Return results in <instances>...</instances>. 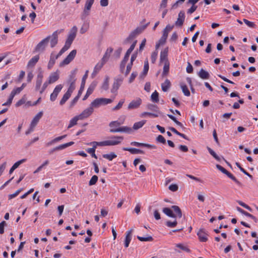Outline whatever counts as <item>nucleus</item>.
<instances>
[{
	"mask_svg": "<svg viewBox=\"0 0 258 258\" xmlns=\"http://www.w3.org/2000/svg\"><path fill=\"white\" fill-rule=\"evenodd\" d=\"M77 30V27L76 26H73L71 29L68 35V38L66 41L65 44L60 50V53H64L70 47L72 43H73L76 36Z\"/></svg>",
	"mask_w": 258,
	"mask_h": 258,
	"instance_id": "f257e3e1",
	"label": "nucleus"
},
{
	"mask_svg": "<svg viewBox=\"0 0 258 258\" xmlns=\"http://www.w3.org/2000/svg\"><path fill=\"white\" fill-rule=\"evenodd\" d=\"M171 209H172L169 208H164L163 209V212L168 217L172 218L176 217L175 214H174L173 212L176 214L178 218H181L182 217V212L178 206H172L171 207Z\"/></svg>",
	"mask_w": 258,
	"mask_h": 258,
	"instance_id": "f03ea898",
	"label": "nucleus"
},
{
	"mask_svg": "<svg viewBox=\"0 0 258 258\" xmlns=\"http://www.w3.org/2000/svg\"><path fill=\"white\" fill-rule=\"evenodd\" d=\"M50 38V36H49L42 40L35 47L34 51L40 52L44 51Z\"/></svg>",
	"mask_w": 258,
	"mask_h": 258,
	"instance_id": "7ed1b4c3",
	"label": "nucleus"
},
{
	"mask_svg": "<svg viewBox=\"0 0 258 258\" xmlns=\"http://www.w3.org/2000/svg\"><path fill=\"white\" fill-rule=\"evenodd\" d=\"M95 0H86L84 9L82 16V19L85 18L90 14L89 11L91 10L92 6L94 4Z\"/></svg>",
	"mask_w": 258,
	"mask_h": 258,
	"instance_id": "20e7f679",
	"label": "nucleus"
},
{
	"mask_svg": "<svg viewBox=\"0 0 258 258\" xmlns=\"http://www.w3.org/2000/svg\"><path fill=\"white\" fill-rule=\"evenodd\" d=\"M77 54L76 50H72L69 55L60 63V66H63L69 64L75 58Z\"/></svg>",
	"mask_w": 258,
	"mask_h": 258,
	"instance_id": "39448f33",
	"label": "nucleus"
},
{
	"mask_svg": "<svg viewBox=\"0 0 258 258\" xmlns=\"http://www.w3.org/2000/svg\"><path fill=\"white\" fill-rule=\"evenodd\" d=\"M132 51H133L132 50L128 48L127 51L126 52L123 59L121 61L119 66V70L121 73H124L125 64L127 61L128 60L130 54Z\"/></svg>",
	"mask_w": 258,
	"mask_h": 258,
	"instance_id": "423d86ee",
	"label": "nucleus"
},
{
	"mask_svg": "<svg viewBox=\"0 0 258 258\" xmlns=\"http://www.w3.org/2000/svg\"><path fill=\"white\" fill-rule=\"evenodd\" d=\"M110 140H107L109 144V146H115L121 143L123 140V137L122 136H112L109 138Z\"/></svg>",
	"mask_w": 258,
	"mask_h": 258,
	"instance_id": "0eeeda50",
	"label": "nucleus"
},
{
	"mask_svg": "<svg viewBox=\"0 0 258 258\" xmlns=\"http://www.w3.org/2000/svg\"><path fill=\"white\" fill-rule=\"evenodd\" d=\"M94 111V109L92 108L90 106L84 109L81 113L78 115L80 117V120H83L85 118L89 117L91 114L93 113Z\"/></svg>",
	"mask_w": 258,
	"mask_h": 258,
	"instance_id": "6e6552de",
	"label": "nucleus"
},
{
	"mask_svg": "<svg viewBox=\"0 0 258 258\" xmlns=\"http://www.w3.org/2000/svg\"><path fill=\"white\" fill-rule=\"evenodd\" d=\"M63 53H60V50L58 52V53L55 55L53 54V52H52L50 54V59L47 64V68L48 70H50L52 68L54 64L55 63V60L61 56Z\"/></svg>",
	"mask_w": 258,
	"mask_h": 258,
	"instance_id": "1a4fd4ad",
	"label": "nucleus"
},
{
	"mask_svg": "<svg viewBox=\"0 0 258 258\" xmlns=\"http://www.w3.org/2000/svg\"><path fill=\"white\" fill-rule=\"evenodd\" d=\"M122 81L123 79L122 78H117L114 80V81L112 86V88L111 89V92L112 93L114 94L115 95H117V90L120 87Z\"/></svg>",
	"mask_w": 258,
	"mask_h": 258,
	"instance_id": "9d476101",
	"label": "nucleus"
},
{
	"mask_svg": "<svg viewBox=\"0 0 258 258\" xmlns=\"http://www.w3.org/2000/svg\"><path fill=\"white\" fill-rule=\"evenodd\" d=\"M142 103V100L141 98H138L136 100H132L128 104L127 109L128 110H132L139 108Z\"/></svg>",
	"mask_w": 258,
	"mask_h": 258,
	"instance_id": "9b49d317",
	"label": "nucleus"
},
{
	"mask_svg": "<svg viewBox=\"0 0 258 258\" xmlns=\"http://www.w3.org/2000/svg\"><path fill=\"white\" fill-rule=\"evenodd\" d=\"M137 57V55L134 54L132 55L130 62L127 64L126 70L124 71V73L123 74H124V76L126 77L131 72V70L132 68L133 62L135 61Z\"/></svg>",
	"mask_w": 258,
	"mask_h": 258,
	"instance_id": "f8f14e48",
	"label": "nucleus"
},
{
	"mask_svg": "<svg viewBox=\"0 0 258 258\" xmlns=\"http://www.w3.org/2000/svg\"><path fill=\"white\" fill-rule=\"evenodd\" d=\"M199 240L201 242H206L208 240V234L204 229H201L197 233Z\"/></svg>",
	"mask_w": 258,
	"mask_h": 258,
	"instance_id": "ddd939ff",
	"label": "nucleus"
},
{
	"mask_svg": "<svg viewBox=\"0 0 258 258\" xmlns=\"http://www.w3.org/2000/svg\"><path fill=\"white\" fill-rule=\"evenodd\" d=\"M59 78V72L57 70L55 72L51 73L48 77V81L51 84L56 82Z\"/></svg>",
	"mask_w": 258,
	"mask_h": 258,
	"instance_id": "4468645a",
	"label": "nucleus"
},
{
	"mask_svg": "<svg viewBox=\"0 0 258 258\" xmlns=\"http://www.w3.org/2000/svg\"><path fill=\"white\" fill-rule=\"evenodd\" d=\"M132 132V128L128 126H122L117 128H111L110 130V133L125 132L130 134Z\"/></svg>",
	"mask_w": 258,
	"mask_h": 258,
	"instance_id": "2eb2a0df",
	"label": "nucleus"
},
{
	"mask_svg": "<svg viewBox=\"0 0 258 258\" xmlns=\"http://www.w3.org/2000/svg\"><path fill=\"white\" fill-rule=\"evenodd\" d=\"M148 23L141 27L137 28L129 36V38H132L136 35L141 33L147 27Z\"/></svg>",
	"mask_w": 258,
	"mask_h": 258,
	"instance_id": "dca6fc26",
	"label": "nucleus"
},
{
	"mask_svg": "<svg viewBox=\"0 0 258 258\" xmlns=\"http://www.w3.org/2000/svg\"><path fill=\"white\" fill-rule=\"evenodd\" d=\"M39 59V55H36L32 57L28 61L27 68L28 69L33 68L36 65Z\"/></svg>",
	"mask_w": 258,
	"mask_h": 258,
	"instance_id": "f3484780",
	"label": "nucleus"
},
{
	"mask_svg": "<svg viewBox=\"0 0 258 258\" xmlns=\"http://www.w3.org/2000/svg\"><path fill=\"white\" fill-rule=\"evenodd\" d=\"M42 115H43V112L42 111L39 112L34 116V117L32 119L30 125L32 127L34 128L36 126V125L37 124V123H38L39 120L42 117Z\"/></svg>",
	"mask_w": 258,
	"mask_h": 258,
	"instance_id": "a211bd4d",
	"label": "nucleus"
},
{
	"mask_svg": "<svg viewBox=\"0 0 258 258\" xmlns=\"http://www.w3.org/2000/svg\"><path fill=\"white\" fill-rule=\"evenodd\" d=\"M105 63V62L102 61V60H100L96 64L94 68L93 72L92 73V78L94 77L97 75V74L100 71Z\"/></svg>",
	"mask_w": 258,
	"mask_h": 258,
	"instance_id": "6ab92c4d",
	"label": "nucleus"
},
{
	"mask_svg": "<svg viewBox=\"0 0 258 258\" xmlns=\"http://www.w3.org/2000/svg\"><path fill=\"white\" fill-rule=\"evenodd\" d=\"M184 12L183 11H180L178 14L177 21L175 22V25L178 26H182L184 22Z\"/></svg>",
	"mask_w": 258,
	"mask_h": 258,
	"instance_id": "aec40b11",
	"label": "nucleus"
},
{
	"mask_svg": "<svg viewBox=\"0 0 258 258\" xmlns=\"http://www.w3.org/2000/svg\"><path fill=\"white\" fill-rule=\"evenodd\" d=\"M133 229H131L125 232V238L124 240V246L127 248L128 247L132 239V233Z\"/></svg>",
	"mask_w": 258,
	"mask_h": 258,
	"instance_id": "412c9836",
	"label": "nucleus"
},
{
	"mask_svg": "<svg viewBox=\"0 0 258 258\" xmlns=\"http://www.w3.org/2000/svg\"><path fill=\"white\" fill-rule=\"evenodd\" d=\"M74 144V142H69L67 143H65V144L60 145L57 146L55 148H53L50 153H51L53 152H54L55 151H57V150H63L70 146L73 145Z\"/></svg>",
	"mask_w": 258,
	"mask_h": 258,
	"instance_id": "4be33fe9",
	"label": "nucleus"
},
{
	"mask_svg": "<svg viewBox=\"0 0 258 258\" xmlns=\"http://www.w3.org/2000/svg\"><path fill=\"white\" fill-rule=\"evenodd\" d=\"M113 49L111 47L108 48L107 50H106V52L105 54H104L103 57L101 58V60L102 61H103L104 62L106 63L108 60L109 59V58L110 57V55L111 53L112 52Z\"/></svg>",
	"mask_w": 258,
	"mask_h": 258,
	"instance_id": "5701e85b",
	"label": "nucleus"
},
{
	"mask_svg": "<svg viewBox=\"0 0 258 258\" xmlns=\"http://www.w3.org/2000/svg\"><path fill=\"white\" fill-rule=\"evenodd\" d=\"M58 41V36H57V31H56L54 32L51 36V39L50 40V46L52 48L54 47Z\"/></svg>",
	"mask_w": 258,
	"mask_h": 258,
	"instance_id": "b1692460",
	"label": "nucleus"
},
{
	"mask_svg": "<svg viewBox=\"0 0 258 258\" xmlns=\"http://www.w3.org/2000/svg\"><path fill=\"white\" fill-rule=\"evenodd\" d=\"M198 76L202 79H208L210 78L209 73L203 69L198 73Z\"/></svg>",
	"mask_w": 258,
	"mask_h": 258,
	"instance_id": "393cba45",
	"label": "nucleus"
},
{
	"mask_svg": "<svg viewBox=\"0 0 258 258\" xmlns=\"http://www.w3.org/2000/svg\"><path fill=\"white\" fill-rule=\"evenodd\" d=\"M122 150L124 151H127L131 152L133 154H143L144 152L136 148H123Z\"/></svg>",
	"mask_w": 258,
	"mask_h": 258,
	"instance_id": "a878e982",
	"label": "nucleus"
},
{
	"mask_svg": "<svg viewBox=\"0 0 258 258\" xmlns=\"http://www.w3.org/2000/svg\"><path fill=\"white\" fill-rule=\"evenodd\" d=\"M79 120H80V119L78 115H76L73 118H72L70 121V123L68 125V128H70L74 126V125H76Z\"/></svg>",
	"mask_w": 258,
	"mask_h": 258,
	"instance_id": "bb28decb",
	"label": "nucleus"
},
{
	"mask_svg": "<svg viewBox=\"0 0 258 258\" xmlns=\"http://www.w3.org/2000/svg\"><path fill=\"white\" fill-rule=\"evenodd\" d=\"M147 107L149 110L154 111V113H157L158 115L161 114V112L156 105L149 104L147 105Z\"/></svg>",
	"mask_w": 258,
	"mask_h": 258,
	"instance_id": "cd10ccee",
	"label": "nucleus"
},
{
	"mask_svg": "<svg viewBox=\"0 0 258 258\" xmlns=\"http://www.w3.org/2000/svg\"><path fill=\"white\" fill-rule=\"evenodd\" d=\"M146 120H142L141 121L135 122L133 126V128L134 130H137L141 128L146 123Z\"/></svg>",
	"mask_w": 258,
	"mask_h": 258,
	"instance_id": "c85d7f7f",
	"label": "nucleus"
},
{
	"mask_svg": "<svg viewBox=\"0 0 258 258\" xmlns=\"http://www.w3.org/2000/svg\"><path fill=\"white\" fill-rule=\"evenodd\" d=\"M171 86L170 82L166 79L165 82L161 84V88L163 91L166 92L169 89Z\"/></svg>",
	"mask_w": 258,
	"mask_h": 258,
	"instance_id": "c756f323",
	"label": "nucleus"
},
{
	"mask_svg": "<svg viewBox=\"0 0 258 258\" xmlns=\"http://www.w3.org/2000/svg\"><path fill=\"white\" fill-rule=\"evenodd\" d=\"M167 53H168V48H166L164 50V51H161L160 53V61L165 62L166 61H168L167 59Z\"/></svg>",
	"mask_w": 258,
	"mask_h": 258,
	"instance_id": "7c9ffc66",
	"label": "nucleus"
},
{
	"mask_svg": "<svg viewBox=\"0 0 258 258\" xmlns=\"http://www.w3.org/2000/svg\"><path fill=\"white\" fill-rule=\"evenodd\" d=\"M180 87L182 89V92L184 95L186 96H189L190 95V92L186 86V85L183 83L180 84Z\"/></svg>",
	"mask_w": 258,
	"mask_h": 258,
	"instance_id": "2f4dec72",
	"label": "nucleus"
},
{
	"mask_svg": "<svg viewBox=\"0 0 258 258\" xmlns=\"http://www.w3.org/2000/svg\"><path fill=\"white\" fill-rule=\"evenodd\" d=\"M102 157L109 161H112L117 157V155L114 152H111L109 154H103Z\"/></svg>",
	"mask_w": 258,
	"mask_h": 258,
	"instance_id": "473e14b6",
	"label": "nucleus"
},
{
	"mask_svg": "<svg viewBox=\"0 0 258 258\" xmlns=\"http://www.w3.org/2000/svg\"><path fill=\"white\" fill-rule=\"evenodd\" d=\"M71 96V94L69 93L68 92H66V93L63 95L62 98L60 101L59 104L61 105H63L70 98V97Z\"/></svg>",
	"mask_w": 258,
	"mask_h": 258,
	"instance_id": "72a5a7b5",
	"label": "nucleus"
},
{
	"mask_svg": "<svg viewBox=\"0 0 258 258\" xmlns=\"http://www.w3.org/2000/svg\"><path fill=\"white\" fill-rule=\"evenodd\" d=\"M100 100L101 104L102 105H107L108 104L111 103L113 99H109V98H98Z\"/></svg>",
	"mask_w": 258,
	"mask_h": 258,
	"instance_id": "f704fd0d",
	"label": "nucleus"
},
{
	"mask_svg": "<svg viewBox=\"0 0 258 258\" xmlns=\"http://www.w3.org/2000/svg\"><path fill=\"white\" fill-rule=\"evenodd\" d=\"M101 105H102L101 104V102L98 98H96L95 100H94L90 105V106L92 107L93 109H94V108H98Z\"/></svg>",
	"mask_w": 258,
	"mask_h": 258,
	"instance_id": "c9c22d12",
	"label": "nucleus"
},
{
	"mask_svg": "<svg viewBox=\"0 0 258 258\" xmlns=\"http://www.w3.org/2000/svg\"><path fill=\"white\" fill-rule=\"evenodd\" d=\"M131 145L137 147H146L148 148H151L152 147V146L149 144H144V143H141L137 142H132L131 143Z\"/></svg>",
	"mask_w": 258,
	"mask_h": 258,
	"instance_id": "e433bc0d",
	"label": "nucleus"
},
{
	"mask_svg": "<svg viewBox=\"0 0 258 258\" xmlns=\"http://www.w3.org/2000/svg\"><path fill=\"white\" fill-rule=\"evenodd\" d=\"M151 100L152 102L155 103H158L159 102V94L156 91H155L151 95Z\"/></svg>",
	"mask_w": 258,
	"mask_h": 258,
	"instance_id": "4c0bfd02",
	"label": "nucleus"
},
{
	"mask_svg": "<svg viewBox=\"0 0 258 258\" xmlns=\"http://www.w3.org/2000/svg\"><path fill=\"white\" fill-rule=\"evenodd\" d=\"M109 77H108V76L106 77L104 80V82L102 85V87H101V88L103 90H108V89L109 88Z\"/></svg>",
	"mask_w": 258,
	"mask_h": 258,
	"instance_id": "58836bf2",
	"label": "nucleus"
},
{
	"mask_svg": "<svg viewBox=\"0 0 258 258\" xmlns=\"http://www.w3.org/2000/svg\"><path fill=\"white\" fill-rule=\"evenodd\" d=\"M149 63L148 60H146L144 62V70L143 72L141 75V77H144L146 76L147 74V73L149 71Z\"/></svg>",
	"mask_w": 258,
	"mask_h": 258,
	"instance_id": "ea45409f",
	"label": "nucleus"
},
{
	"mask_svg": "<svg viewBox=\"0 0 258 258\" xmlns=\"http://www.w3.org/2000/svg\"><path fill=\"white\" fill-rule=\"evenodd\" d=\"M169 71V62L168 61H166L164 62V67H163V73H162L163 76L166 75L168 73Z\"/></svg>",
	"mask_w": 258,
	"mask_h": 258,
	"instance_id": "a19ab883",
	"label": "nucleus"
},
{
	"mask_svg": "<svg viewBox=\"0 0 258 258\" xmlns=\"http://www.w3.org/2000/svg\"><path fill=\"white\" fill-rule=\"evenodd\" d=\"M168 35V32H167L166 31H164L163 30V35L159 40V42L160 44H163L165 43V42H166V40L167 38Z\"/></svg>",
	"mask_w": 258,
	"mask_h": 258,
	"instance_id": "79ce46f5",
	"label": "nucleus"
},
{
	"mask_svg": "<svg viewBox=\"0 0 258 258\" xmlns=\"http://www.w3.org/2000/svg\"><path fill=\"white\" fill-rule=\"evenodd\" d=\"M176 246L177 247L179 248L182 250L184 251H185L186 252H190V250L189 249V248L187 246L184 245L183 244L178 243V244H177L176 245Z\"/></svg>",
	"mask_w": 258,
	"mask_h": 258,
	"instance_id": "37998d69",
	"label": "nucleus"
},
{
	"mask_svg": "<svg viewBox=\"0 0 258 258\" xmlns=\"http://www.w3.org/2000/svg\"><path fill=\"white\" fill-rule=\"evenodd\" d=\"M124 101V99H120L118 104L112 108V110L115 111L120 109L122 107Z\"/></svg>",
	"mask_w": 258,
	"mask_h": 258,
	"instance_id": "c03bdc74",
	"label": "nucleus"
},
{
	"mask_svg": "<svg viewBox=\"0 0 258 258\" xmlns=\"http://www.w3.org/2000/svg\"><path fill=\"white\" fill-rule=\"evenodd\" d=\"M226 175L230 179H231L233 181H234L237 184L240 185V182L229 171H227V172L226 173Z\"/></svg>",
	"mask_w": 258,
	"mask_h": 258,
	"instance_id": "a18cd8bd",
	"label": "nucleus"
},
{
	"mask_svg": "<svg viewBox=\"0 0 258 258\" xmlns=\"http://www.w3.org/2000/svg\"><path fill=\"white\" fill-rule=\"evenodd\" d=\"M226 175L230 179H231L233 181H234L237 184L240 185V182L229 171H227V172L226 173Z\"/></svg>",
	"mask_w": 258,
	"mask_h": 258,
	"instance_id": "49530a36",
	"label": "nucleus"
},
{
	"mask_svg": "<svg viewBox=\"0 0 258 258\" xmlns=\"http://www.w3.org/2000/svg\"><path fill=\"white\" fill-rule=\"evenodd\" d=\"M137 238L141 241H152L153 240V237L151 236L146 237L138 236Z\"/></svg>",
	"mask_w": 258,
	"mask_h": 258,
	"instance_id": "de8ad7c7",
	"label": "nucleus"
},
{
	"mask_svg": "<svg viewBox=\"0 0 258 258\" xmlns=\"http://www.w3.org/2000/svg\"><path fill=\"white\" fill-rule=\"evenodd\" d=\"M50 84V83L48 81V80L46 81L43 84L42 87H40V90H38L39 91L40 94H42L45 89L47 88L48 85Z\"/></svg>",
	"mask_w": 258,
	"mask_h": 258,
	"instance_id": "09e8293b",
	"label": "nucleus"
},
{
	"mask_svg": "<svg viewBox=\"0 0 258 258\" xmlns=\"http://www.w3.org/2000/svg\"><path fill=\"white\" fill-rule=\"evenodd\" d=\"M177 125L181 127H183V124L182 123H181L180 122H179V121H178L176 118L173 116L172 115H170V114H168L167 115Z\"/></svg>",
	"mask_w": 258,
	"mask_h": 258,
	"instance_id": "8fccbe9b",
	"label": "nucleus"
},
{
	"mask_svg": "<svg viewBox=\"0 0 258 258\" xmlns=\"http://www.w3.org/2000/svg\"><path fill=\"white\" fill-rule=\"evenodd\" d=\"M177 125L181 127H183V124L182 123H181L180 122H179V121H178L176 118L173 116L172 115H170V114H168L167 115Z\"/></svg>",
	"mask_w": 258,
	"mask_h": 258,
	"instance_id": "3c124183",
	"label": "nucleus"
},
{
	"mask_svg": "<svg viewBox=\"0 0 258 258\" xmlns=\"http://www.w3.org/2000/svg\"><path fill=\"white\" fill-rule=\"evenodd\" d=\"M236 165L237 167L240 169V170L241 172H242L244 174H245V175H246L247 176H248L250 177H252V176L249 173H248L243 168H242L241 166L240 163L236 162Z\"/></svg>",
	"mask_w": 258,
	"mask_h": 258,
	"instance_id": "603ef678",
	"label": "nucleus"
},
{
	"mask_svg": "<svg viewBox=\"0 0 258 258\" xmlns=\"http://www.w3.org/2000/svg\"><path fill=\"white\" fill-rule=\"evenodd\" d=\"M145 115H149L152 117H157L159 116L157 113H151L149 112H144L141 114L142 117H144Z\"/></svg>",
	"mask_w": 258,
	"mask_h": 258,
	"instance_id": "864d4df0",
	"label": "nucleus"
},
{
	"mask_svg": "<svg viewBox=\"0 0 258 258\" xmlns=\"http://www.w3.org/2000/svg\"><path fill=\"white\" fill-rule=\"evenodd\" d=\"M98 177L97 175H93L89 182V185H93L96 183Z\"/></svg>",
	"mask_w": 258,
	"mask_h": 258,
	"instance_id": "5fc2aeb1",
	"label": "nucleus"
},
{
	"mask_svg": "<svg viewBox=\"0 0 258 258\" xmlns=\"http://www.w3.org/2000/svg\"><path fill=\"white\" fill-rule=\"evenodd\" d=\"M89 24H84L80 29V32L81 34H84L86 32H87L89 29Z\"/></svg>",
	"mask_w": 258,
	"mask_h": 258,
	"instance_id": "6e6d98bb",
	"label": "nucleus"
},
{
	"mask_svg": "<svg viewBox=\"0 0 258 258\" xmlns=\"http://www.w3.org/2000/svg\"><path fill=\"white\" fill-rule=\"evenodd\" d=\"M177 222L176 220H174L173 222H171L170 221H168L166 223V225L167 227H170V228H173V227H175L177 225Z\"/></svg>",
	"mask_w": 258,
	"mask_h": 258,
	"instance_id": "4d7b16f0",
	"label": "nucleus"
},
{
	"mask_svg": "<svg viewBox=\"0 0 258 258\" xmlns=\"http://www.w3.org/2000/svg\"><path fill=\"white\" fill-rule=\"evenodd\" d=\"M121 124V123L118 121H113L109 123V126L111 128H115V127L119 126Z\"/></svg>",
	"mask_w": 258,
	"mask_h": 258,
	"instance_id": "13d9d810",
	"label": "nucleus"
},
{
	"mask_svg": "<svg viewBox=\"0 0 258 258\" xmlns=\"http://www.w3.org/2000/svg\"><path fill=\"white\" fill-rule=\"evenodd\" d=\"M26 159H21L17 162H16V163H14V164L12 166V167L15 169H16V168H17L19 166L24 163L25 162H26Z\"/></svg>",
	"mask_w": 258,
	"mask_h": 258,
	"instance_id": "bf43d9fd",
	"label": "nucleus"
},
{
	"mask_svg": "<svg viewBox=\"0 0 258 258\" xmlns=\"http://www.w3.org/2000/svg\"><path fill=\"white\" fill-rule=\"evenodd\" d=\"M86 151L88 153L91 155L92 157H94L96 159L97 158V157L95 154V150L94 149V148H88L87 149Z\"/></svg>",
	"mask_w": 258,
	"mask_h": 258,
	"instance_id": "052dcab7",
	"label": "nucleus"
},
{
	"mask_svg": "<svg viewBox=\"0 0 258 258\" xmlns=\"http://www.w3.org/2000/svg\"><path fill=\"white\" fill-rule=\"evenodd\" d=\"M243 22H244V23L247 25L249 27H250V28H254L255 26V25L254 24V23L252 22H250L248 20H247V19H244L243 20Z\"/></svg>",
	"mask_w": 258,
	"mask_h": 258,
	"instance_id": "680f3d73",
	"label": "nucleus"
},
{
	"mask_svg": "<svg viewBox=\"0 0 258 258\" xmlns=\"http://www.w3.org/2000/svg\"><path fill=\"white\" fill-rule=\"evenodd\" d=\"M75 89V82L74 81L71 83L67 92H68L69 93L72 94V93H73V92L74 91Z\"/></svg>",
	"mask_w": 258,
	"mask_h": 258,
	"instance_id": "e2e57ef3",
	"label": "nucleus"
},
{
	"mask_svg": "<svg viewBox=\"0 0 258 258\" xmlns=\"http://www.w3.org/2000/svg\"><path fill=\"white\" fill-rule=\"evenodd\" d=\"M22 191V189H18L17 190H16L15 191V193L13 194H10L9 195V200H11L15 197H16L19 194L20 192Z\"/></svg>",
	"mask_w": 258,
	"mask_h": 258,
	"instance_id": "0e129e2a",
	"label": "nucleus"
},
{
	"mask_svg": "<svg viewBox=\"0 0 258 258\" xmlns=\"http://www.w3.org/2000/svg\"><path fill=\"white\" fill-rule=\"evenodd\" d=\"M158 55V52L156 51H154L152 53L151 56V62L154 63L155 62L157 57Z\"/></svg>",
	"mask_w": 258,
	"mask_h": 258,
	"instance_id": "69168bd1",
	"label": "nucleus"
},
{
	"mask_svg": "<svg viewBox=\"0 0 258 258\" xmlns=\"http://www.w3.org/2000/svg\"><path fill=\"white\" fill-rule=\"evenodd\" d=\"M43 80L36 79L35 84V90L38 91L40 90V87L41 86Z\"/></svg>",
	"mask_w": 258,
	"mask_h": 258,
	"instance_id": "338daca9",
	"label": "nucleus"
},
{
	"mask_svg": "<svg viewBox=\"0 0 258 258\" xmlns=\"http://www.w3.org/2000/svg\"><path fill=\"white\" fill-rule=\"evenodd\" d=\"M137 75H138V73L137 72H133L132 73V74L129 78V81H128L129 83H132L134 81V80L135 79V78H136Z\"/></svg>",
	"mask_w": 258,
	"mask_h": 258,
	"instance_id": "774afa93",
	"label": "nucleus"
}]
</instances>
